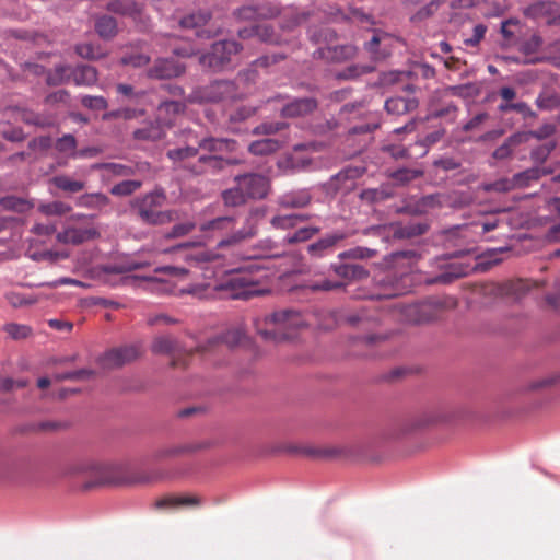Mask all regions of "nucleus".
<instances>
[{
  "mask_svg": "<svg viewBox=\"0 0 560 560\" xmlns=\"http://www.w3.org/2000/svg\"><path fill=\"white\" fill-rule=\"evenodd\" d=\"M420 259V255L413 249L399 250L392 253L387 257H385L386 266L390 267L394 270H397L400 276L397 275L393 270H388L384 272L381 277L376 279L377 284L384 289V293L381 294V298H394L400 295L405 292V285L402 282L405 281L406 275L409 270L412 269L415 264Z\"/></svg>",
  "mask_w": 560,
  "mask_h": 560,
  "instance_id": "nucleus-1",
  "label": "nucleus"
},
{
  "mask_svg": "<svg viewBox=\"0 0 560 560\" xmlns=\"http://www.w3.org/2000/svg\"><path fill=\"white\" fill-rule=\"evenodd\" d=\"M308 34L311 40L319 45L313 52L314 58L329 62H343L354 58L357 55V47L353 45H335L337 33L328 26H322L319 30H310Z\"/></svg>",
  "mask_w": 560,
  "mask_h": 560,
  "instance_id": "nucleus-2",
  "label": "nucleus"
},
{
  "mask_svg": "<svg viewBox=\"0 0 560 560\" xmlns=\"http://www.w3.org/2000/svg\"><path fill=\"white\" fill-rule=\"evenodd\" d=\"M166 195L163 189H156L132 199L131 211L145 224L159 225L173 220L172 211H163Z\"/></svg>",
  "mask_w": 560,
  "mask_h": 560,
  "instance_id": "nucleus-3",
  "label": "nucleus"
},
{
  "mask_svg": "<svg viewBox=\"0 0 560 560\" xmlns=\"http://www.w3.org/2000/svg\"><path fill=\"white\" fill-rule=\"evenodd\" d=\"M267 277L266 269L261 265L253 262L244 271L231 277L228 283L235 291L234 298L247 300L269 292L268 289L261 288L262 280Z\"/></svg>",
  "mask_w": 560,
  "mask_h": 560,
  "instance_id": "nucleus-4",
  "label": "nucleus"
},
{
  "mask_svg": "<svg viewBox=\"0 0 560 560\" xmlns=\"http://www.w3.org/2000/svg\"><path fill=\"white\" fill-rule=\"evenodd\" d=\"M65 472L71 476L85 474L92 479L93 486H104L119 483L122 469L119 465L110 463L78 460L68 465Z\"/></svg>",
  "mask_w": 560,
  "mask_h": 560,
  "instance_id": "nucleus-5",
  "label": "nucleus"
},
{
  "mask_svg": "<svg viewBox=\"0 0 560 560\" xmlns=\"http://www.w3.org/2000/svg\"><path fill=\"white\" fill-rule=\"evenodd\" d=\"M242 97L237 85L233 81L219 80L208 85L195 89L188 96L190 103H220L233 102Z\"/></svg>",
  "mask_w": 560,
  "mask_h": 560,
  "instance_id": "nucleus-6",
  "label": "nucleus"
},
{
  "mask_svg": "<svg viewBox=\"0 0 560 560\" xmlns=\"http://www.w3.org/2000/svg\"><path fill=\"white\" fill-rule=\"evenodd\" d=\"M241 49V45L235 40L215 42L209 52L200 56L199 62L205 68L220 71L232 61V57L238 54Z\"/></svg>",
  "mask_w": 560,
  "mask_h": 560,
  "instance_id": "nucleus-7",
  "label": "nucleus"
},
{
  "mask_svg": "<svg viewBox=\"0 0 560 560\" xmlns=\"http://www.w3.org/2000/svg\"><path fill=\"white\" fill-rule=\"evenodd\" d=\"M266 324L275 325L273 329H260L257 325V331L265 339L281 340L291 337V334L287 330L292 327L300 325V316L296 312L291 310H284L275 312L266 317Z\"/></svg>",
  "mask_w": 560,
  "mask_h": 560,
  "instance_id": "nucleus-8",
  "label": "nucleus"
},
{
  "mask_svg": "<svg viewBox=\"0 0 560 560\" xmlns=\"http://www.w3.org/2000/svg\"><path fill=\"white\" fill-rule=\"evenodd\" d=\"M142 354V347L140 343L125 345L121 347L113 348L104 353L101 358V364L106 369L120 368L125 364L131 363Z\"/></svg>",
  "mask_w": 560,
  "mask_h": 560,
  "instance_id": "nucleus-9",
  "label": "nucleus"
},
{
  "mask_svg": "<svg viewBox=\"0 0 560 560\" xmlns=\"http://www.w3.org/2000/svg\"><path fill=\"white\" fill-rule=\"evenodd\" d=\"M179 25L185 30H191L200 38H212L218 34V27L211 23L209 11L192 12L180 19Z\"/></svg>",
  "mask_w": 560,
  "mask_h": 560,
  "instance_id": "nucleus-10",
  "label": "nucleus"
},
{
  "mask_svg": "<svg viewBox=\"0 0 560 560\" xmlns=\"http://www.w3.org/2000/svg\"><path fill=\"white\" fill-rule=\"evenodd\" d=\"M234 180L241 185L247 199H264L270 190L269 178L261 174L247 173L236 176Z\"/></svg>",
  "mask_w": 560,
  "mask_h": 560,
  "instance_id": "nucleus-11",
  "label": "nucleus"
},
{
  "mask_svg": "<svg viewBox=\"0 0 560 560\" xmlns=\"http://www.w3.org/2000/svg\"><path fill=\"white\" fill-rule=\"evenodd\" d=\"M528 290V281L523 279L511 280L503 283H487L482 285V293L485 295L509 298L515 301L522 299Z\"/></svg>",
  "mask_w": 560,
  "mask_h": 560,
  "instance_id": "nucleus-12",
  "label": "nucleus"
},
{
  "mask_svg": "<svg viewBox=\"0 0 560 560\" xmlns=\"http://www.w3.org/2000/svg\"><path fill=\"white\" fill-rule=\"evenodd\" d=\"M245 338V332L242 327H233L228 329L226 331L215 335L208 339L207 343L203 346H199L197 351L206 352L211 351L218 348L226 347L228 349H232L242 343Z\"/></svg>",
  "mask_w": 560,
  "mask_h": 560,
  "instance_id": "nucleus-13",
  "label": "nucleus"
},
{
  "mask_svg": "<svg viewBox=\"0 0 560 560\" xmlns=\"http://www.w3.org/2000/svg\"><path fill=\"white\" fill-rule=\"evenodd\" d=\"M189 244H180L174 249L180 253L182 258L187 261L190 266L199 268L202 271H209L208 265L219 259V255L205 248L188 249Z\"/></svg>",
  "mask_w": 560,
  "mask_h": 560,
  "instance_id": "nucleus-14",
  "label": "nucleus"
},
{
  "mask_svg": "<svg viewBox=\"0 0 560 560\" xmlns=\"http://www.w3.org/2000/svg\"><path fill=\"white\" fill-rule=\"evenodd\" d=\"M236 159H223L218 154H203L197 158L194 162L192 175H203L208 173H218L228 165L238 164Z\"/></svg>",
  "mask_w": 560,
  "mask_h": 560,
  "instance_id": "nucleus-15",
  "label": "nucleus"
},
{
  "mask_svg": "<svg viewBox=\"0 0 560 560\" xmlns=\"http://www.w3.org/2000/svg\"><path fill=\"white\" fill-rule=\"evenodd\" d=\"M202 502V499L196 494H170L158 499L154 508L156 510L195 509L201 506Z\"/></svg>",
  "mask_w": 560,
  "mask_h": 560,
  "instance_id": "nucleus-16",
  "label": "nucleus"
},
{
  "mask_svg": "<svg viewBox=\"0 0 560 560\" xmlns=\"http://www.w3.org/2000/svg\"><path fill=\"white\" fill-rule=\"evenodd\" d=\"M185 72V66L174 58L156 59L154 65L148 70V75L152 79H171Z\"/></svg>",
  "mask_w": 560,
  "mask_h": 560,
  "instance_id": "nucleus-17",
  "label": "nucleus"
},
{
  "mask_svg": "<svg viewBox=\"0 0 560 560\" xmlns=\"http://www.w3.org/2000/svg\"><path fill=\"white\" fill-rule=\"evenodd\" d=\"M5 112L12 113V117L16 120L42 128L52 127L56 122V116L51 114H37L21 107H9Z\"/></svg>",
  "mask_w": 560,
  "mask_h": 560,
  "instance_id": "nucleus-18",
  "label": "nucleus"
},
{
  "mask_svg": "<svg viewBox=\"0 0 560 560\" xmlns=\"http://www.w3.org/2000/svg\"><path fill=\"white\" fill-rule=\"evenodd\" d=\"M200 148L186 145L183 148L171 149L167 151V158L176 165V167L185 170L192 175L194 162Z\"/></svg>",
  "mask_w": 560,
  "mask_h": 560,
  "instance_id": "nucleus-19",
  "label": "nucleus"
},
{
  "mask_svg": "<svg viewBox=\"0 0 560 560\" xmlns=\"http://www.w3.org/2000/svg\"><path fill=\"white\" fill-rule=\"evenodd\" d=\"M443 268V271L432 278H428L425 281L429 284H436V283H451L454 280L465 277L469 273L470 267L468 265H464L460 262L452 261L447 262L445 265L441 266Z\"/></svg>",
  "mask_w": 560,
  "mask_h": 560,
  "instance_id": "nucleus-20",
  "label": "nucleus"
},
{
  "mask_svg": "<svg viewBox=\"0 0 560 560\" xmlns=\"http://www.w3.org/2000/svg\"><path fill=\"white\" fill-rule=\"evenodd\" d=\"M236 219L234 217H218L200 224V232L208 238H214L234 229Z\"/></svg>",
  "mask_w": 560,
  "mask_h": 560,
  "instance_id": "nucleus-21",
  "label": "nucleus"
},
{
  "mask_svg": "<svg viewBox=\"0 0 560 560\" xmlns=\"http://www.w3.org/2000/svg\"><path fill=\"white\" fill-rule=\"evenodd\" d=\"M317 101L314 97L295 98L281 109L285 118H298L312 114L317 108Z\"/></svg>",
  "mask_w": 560,
  "mask_h": 560,
  "instance_id": "nucleus-22",
  "label": "nucleus"
},
{
  "mask_svg": "<svg viewBox=\"0 0 560 560\" xmlns=\"http://www.w3.org/2000/svg\"><path fill=\"white\" fill-rule=\"evenodd\" d=\"M279 8L272 3L261 5H245L240 8L235 15L241 20L271 19L278 15Z\"/></svg>",
  "mask_w": 560,
  "mask_h": 560,
  "instance_id": "nucleus-23",
  "label": "nucleus"
},
{
  "mask_svg": "<svg viewBox=\"0 0 560 560\" xmlns=\"http://www.w3.org/2000/svg\"><path fill=\"white\" fill-rule=\"evenodd\" d=\"M166 128L167 127L156 118L154 121H148L142 127L136 129L132 136L137 141L155 142L165 137Z\"/></svg>",
  "mask_w": 560,
  "mask_h": 560,
  "instance_id": "nucleus-24",
  "label": "nucleus"
},
{
  "mask_svg": "<svg viewBox=\"0 0 560 560\" xmlns=\"http://www.w3.org/2000/svg\"><path fill=\"white\" fill-rule=\"evenodd\" d=\"M198 145L200 150L218 155L222 153H231L237 149V142L228 138L206 137L198 141Z\"/></svg>",
  "mask_w": 560,
  "mask_h": 560,
  "instance_id": "nucleus-25",
  "label": "nucleus"
},
{
  "mask_svg": "<svg viewBox=\"0 0 560 560\" xmlns=\"http://www.w3.org/2000/svg\"><path fill=\"white\" fill-rule=\"evenodd\" d=\"M199 448H200V445H197V444L164 445V446L156 448L152 453V458L158 462L178 458L184 455L194 453V452L198 451Z\"/></svg>",
  "mask_w": 560,
  "mask_h": 560,
  "instance_id": "nucleus-26",
  "label": "nucleus"
},
{
  "mask_svg": "<svg viewBox=\"0 0 560 560\" xmlns=\"http://www.w3.org/2000/svg\"><path fill=\"white\" fill-rule=\"evenodd\" d=\"M370 307L364 306L358 311L345 314L341 320L353 327L371 329L377 325L380 316L370 314Z\"/></svg>",
  "mask_w": 560,
  "mask_h": 560,
  "instance_id": "nucleus-27",
  "label": "nucleus"
},
{
  "mask_svg": "<svg viewBox=\"0 0 560 560\" xmlns=\"http://www.w3.org/2000/svg\"><path fill=\"white\" fill-rule=\"evenodd\" d=\"M558 11L557 4L551 1H537L524 10L525 16L539 21L546 20L548 24L553 23V15Z\"/></svg>",
  "mask_w": 560,
  "mask_h": 560,
  "instance_id": "nucleus-28",
  "label": "nucleus"
},
{
  "mask_svg": "<svg viewBox=\"0 0 560 560\" xmlns=\"http://www.w3.org/2000/svg\"><path fill=\"white\" fill-rule=\"evenodd\" d=\"M253 34H255L261 42L269 44L282 45L289 42L287 38H282L277 35L273 28L269 25H258L252 30L244 28L238 31L241 38H248Z\"/></svg>",
  "mask_w": 560,
  "mask_h": 560,
  "instance_id": "nucleus-29",
  "label": "nucleus"
},
{
  "mask_svg": "<svg viewBox=\"0 0 560 560\" xmlns=\"http://www.w3.org/2000/svg\"><path fill=\"white\" fill-rule=\"evenodd\" d=\"M97 231L92 228H69L58 234V240L63 243L81 244L83 242L95 238Z\"/></svg>",
  "mask_w": 560,
  "mask_h": 560,
  "instance_id": "nucleus-30",
  "label": "nucleus"
},
{
  "mask_svg": "<svg viewBox=\"0 0 560 560\" xmlns=\"http://www.w3.org/2000/svg\"><path fill=\"white\" fill-rule=\"evenodd\" d=\"M418 100L415 97H390L385 102V109L392 115H405L418 107Z\"/></svg>",
  "mask_w": 560,
  "mask_h": 560,
  "instance_id": "nucleus-31",
  "label": "nucleus"
},
{
  "mask_svg": "<svg viewBox=\"0 0 560 560\" xmlns=\"http://www.w3.org/2000/svg\"><path fill=\"white\" fill-rule=\"evenodd\" d=\"M312 200V196L307 189L289 191L281 195L278 203L282 208H304Z\"/></svg>",
  "mask_w": 560,
  "mask_h": 560,
  "instance_id": "nucleus-32",
  "label": "nucleus"
},
{
  "mask_svg": "<svg viewBox=\"0 0 560 560\" xmlns=\"http://www.w3.org/2000/svg\"><path fill=\"white\" fill-rule=\"evenodd\" d=\"M185 110V104L178 101L162 102L158 107L156 118L167 128L173 125L174 117Z\"/></svg>",
  "mask_w": 560,
  "mask_h": 560,
  "instance_id": "nucleus-33",
  "label": "nucleus"
},
{
  "mask_svg": "<svg viewBox=\"0 0 560 560\" xmlns=\"http://www.w3.org/2000/svg\"><path fill=\"white\" fill-rule=\"evenodd\" d=\"M107 10L136 20L141 15L142 5L133 0H114L107 3Z\"/></svg>",
  "mask_w": 560,
  "mask_h": 560,
  "instance_id": "nucleus-34",
  "label": "nucleus"
},
{
  "mask_svg": "<svg viewBox=\"0 0 560 560\" xmlns=\"http://www.w3.org/2000/svg\"><path fill=\"white\" fill-rule=\"evenodd\" d=\"M529 133L527 132H516L511 135L499 148H497L493 152V158L495 160H505L510 158L513 153V149L520 145L523 142L528 140Z\"/></svg>",
  "mask_w": 560,
  "mask_h": 560,
  "instance_id": "nucleus-35",
  "label": "nucleus"
},
{
  "mask_svg": "<svg viewBox=\"0 0 560 560\" xmlns=\"http://www.w3.org/2000/svg\"><path fill=\"white\" fill-rule=\"evenodd\" d=\"M332 269L338 277L347 281L361 280L369 276V271L359 264H336L332 265Z\"/></svg>",
  "mask_w": 560,
  "mask_h": 560,
  "instance_id": "nucleus-36",
  "label": "nucleus"
},
{
  "mask_svg": "<svg viewBox=\"0 0 560 560\" xmlns=\"http://www.w3.org/2000/svg\"><path fill=\"white\" fill-rule=\"evenodd\" d=\"M256 233L257 231L255 224H250L248 220L246 226L220 240L218 243V248L234 247L243 241L252 238L256 235Z\"/></svg>",
  "mask_w": 560,
  "mask_h": 560,
  "instance_id": "nucleus-37",
  "label": "nucleus"
},
{
  "mask_svg": "<svg viewBox=\"0 0 560 560\" xmlns=\"http://www.w3.org/2000/svg\"><path fill=\"white\" fill-rule=\"evenodd\" d=\"M69 75H71V81L75 85L91 86L95 84L97 81L96 69L88 65L71 68V72Z\"/></svg>",
  "mask_w": 560,
  "mask_h": 560,
  "instance_id": "nucleus-38",
  "label": "nucleus"
},
{
  "mask_svg": "<svg viewBox=\"0 0 560 560\" xmlns=\"http://www.w3.org/2000/svg\"><path fill=\"white\" fill-rule=\"evenodd\" d=\"M444 308L445 303L440 299H429L420 302L421 323L425 324L438 319Z\"/></svg>",
  "mask_w": 560,
  "mask_h": 560,
  "instance_id": "nucleus-39",
  "label": "nucleus"
},
{
  "mask_svg": "<svg viewBox=\"0 0 560 560\" xmlns=\"http://www.w3.org/2000/svg\"><path fill=\"white\" fill-rule=\"evenodd\" d=\"M277 245L270 240L260 241L248 254L244 256V259L248 260H260L264 258L279 257L281 254L276 252Z\"/></svg>",
  "mask_w": 560,
  "mask_h": 560,
  "instance_id": "nucleus-40",
  "label": "nucleus"
},
{
  "mask_svg": "<svg viewBox=\"0 0 560 560\" xmlns=\"http://www.w3.org/2000/svg\"><path fill=\"white\" fill-rule=\"evenodd\" d=\"M49 183L59 190L69 194L80 192L85 188V183L83 180L73 179L66 174L51 177Z\"/></svg>",
  "mask_w": 560,
  "mask_h": 560,
  "instance_id": "nucleus-41",
  "label": "nucleus"
},
{
  "mask_svg": "<svg viewBox=\"0 0 560 560\" xmlns=\"http://www.w3.org/2000/svg\"><path fill=\"white\" fill-rule=\"evenodd\" d=\"M345 237L346 234L341 232L328 234L319 241L311 244L307 250L311 255L320 257L327 249L332 248L339 241H342Z\"/></svg>",
  "mask_w": 560,
  "mask_h": 560,
  "instance_id": "nucleus-42",
  "label": "nucleus"
},
{
  "mask_svg": "<svg viewBox=\"0 0 560 560\" xmlns=\"http://www.w3.org/2000/svg\"><path fill=\"white\" fill-rule=\"evenodd\" d=\"M548 168L533 167L517 173L513 176L515 188L527 187L530 182L538 180L542 175L550 174Z\"/></svg>",
  "mask_w": 560,
  "mask_h": 560,
  "instance_id": "nucleus-43",
  "label": "nucleus"
},
{
  "mask_svg": "<svg viewBox=\"0 0 560 560\" xmlns=\"http://www.w3.org/2000/svg\"><path fill=\"white\" fill-rule=\"evenodd\" d=\"M151 350L156 354H174L180 349L177 340L170 336H161L153 340Z\"/></svg>",
  "mask_w": 560,
  "mask_h": 560,
  "instance_id": "nucleus-44",
  "label": "nucleus"
},
{
  "mask_svg": "<svg viewBox=\"0 0 560 560\" xmlns=\"http://www.w3.org/2000/svg\"><path fill=\"white\" fill-rule=\"evenodd\" d=\"M280 141L271 138H265L254 141L249 144L248 151L254 155H267L278 151Z\"/></svg>",
  "mask_w": 560,
  "mask_h": 560,
  "instance_id": "nucleus-45",
  "label": "nucleus"
},
{
  "mask_svg": "<svg viewBox=\"0 0 560 560\" xmlns=\"http://www.w3.org/2000/svg\"><path fill=\"white\" fill-rule=\"evenodd\" d=\"M0 206L4 210L15 211L19 213L26 212L33 207L30 200L16 196H5L0 198Z\"/></svg>",
  "mask_w": 560,
  "mask_h": 560,
  "instance_id": "nucleus-46",
  "label": "nucleus"
},
{
  "mask_svg": "<svg viewBox=\"0 0 560 560\" xmlns=\"http://www.w3.org/2000/svg\"><path fill=\"white\" fill-rule=\"evenodd\" d=\"M95 30L102 38H113L117 34V22L112 16L103 15L97 19Z\"/></svg>",
  "mask_w": 560,
  "mask_h": 560,
  "instance_id": "nucleus-47",
  "label": "nucleus"
},
{
  "mask_svg": "<svg viewBox=\"0 0 560 560\" xmlns=\"http://www.w3.org/2000/svg\"><path fill=\"white\" fill-rule=\"evenodd\" d=\"M410 73L407 71H387L383 72L378 77V86H392L398 83H406L409 80Z\"/></svg>",
  "mask_w": 560,
  "mask_h": 560,
  "instance_id": "nucleus-48",
  "label": "nucleus"
},
{
  "mask_svg": "<svg viewBox=\"0 0 560 560\" xmlns=\"http://www.w3.org/2000/svg\"><path fill=\"white\" fill-rule=\"evenodd\" d=\"M222 200L228 207H238L246 202L247 197L243 189H241V185L236 184L235 187L225 189L222 192Z\"/></svg>",
  "mask_w": 560,
  "mask_h": 560,
  "instance_id": "nucleus-49",
  "label": "nucleus"
},
{
  "mask_svg": "<svg viewBox=\"0 0 560 560\" xmlns=\"http://www.w3.org/2000/svg\"><path fill=\"white\" fill-rule=\"evenodd\" d=\"M395 307L400 313V318L410 324H422L420 314V303L415 304H396Z\"/></svg>",
  "mask_w": 560,
  "mask_h": 560,
  "instance_id": "nucleus-50",
  "label": "nucleus"
},
{
  "mask_svg": "<svg viewBox=\"0 0 560 560\" xmlns=\"http://www.w3.org/2000/svg\"><path fill=\"white\" fill-rule=\"evenodd\" d=\"M421 176L423 171L420 168H399L389 174V177L400 185H406Z\"/></svg>",
  "mask_w": 560,
  "mask_h": 560,
  "instance_id": "nucleus-51",
  "label": "nucleus"
},
{
  "mask_svg": "<svg viewBox=\"0 0 560 560\" xmlns=\"http://www.w3.org/2000/svg\"><path fill=\"white\" fill-rule=\"evenodd\" d=\"M308 14L306 13H298L293 9H288L282 14L280 26L283 31H293V28L304 22Z\"/></svg>",
  "mask_w": 560,
  "mask_h": 560,
  "instance_id": "nucleus-52",
  "label": "nucleus"
},
{
  "mask_svg": "<svg viewBox=\"0 0 560 560\" xmlns=\"http://www.w3.org/2000/svg\"><path fill=\"white\" fill-rule=\"evenodd\" d=\"M71 67L59 65L56 66L52 71L47 74V84L48 85H60L62 83H67L71 80Z\"/></svg>",
  "mask_w": 560,
  "mask_h": 560,
  "instance_id": "nucleus-53",
  "label": "nucleus"
},
{
  "mask_svg": "<svg viewBox=\"0 0 560 560\" xmlns=\"http://www.w3.org/2000/svg\"><path fill=\"white\" fill-rule=\"evenodd\" d=\"M308 215L289 214V215H276L271 219V225L276 229H293L301 221H306Z\"/></svg>",
  "mask_w": 560,
  "mask_h": 560,
  "instance_id": "nucleus-54",
  "label": "nucleus"
},
{
  "mask_svg": "<svg viewBox=\"0 0 560 560\" xmlns=\"http://www.w3.org/2000/svg\"><path fill=\"white\" fill-rule=\"evenodd\" d=\"M80 205L93 209H103L109 205V198L102 192L86 194L81 196Z\"/></svg>",
  "mask_w": 560,
  "mask_h": 560,
  "instance_id": "nucleus-55",
  "label": "nucleus"
},
{
  "mask_svg": "<svg viewBox=\"0 0 560 560\" xmlns=\"http://www.w3.org/2000/svg\"><path fill=\"white\" fill-rule=\"evenodd\" d=\"M547 50L549 52L548 56L538 57V58L529 60L528 62H530V63L549 62L556 67H560V39L550 43L547 46Z\"/></svg>",
  "mask_w": 560,
  "mask_h": 560,
  "instance_id": "nucleus-56",
  "label": "nucleus"
},
{
  "mask_svg": "<svg viewBox=\"0 0 560 560\" xmlns=\"http://www.w3.org/2000/svg\"><path fill=\"white\" fill-rule=\"evenodd\" d=\"M427 225L420 223H410L404 226H398L394 231V235L399 238H410L424 234Z\"/></svg>",
  "mask_w": 560,
  "mask_h": 560,
  "instance_id": "nucleus-57",
  "label": "nucleus"
},
{
  "mask_svg": "<svg viewBox=\"0 0 560 560\" xmlns=\"http://www.w3.org/2000/svg\"><path fill=\"white\" fill-rule=\"evenodd\" d=\"M3 330L14 340L26 339L32 335L30 326L16 323L5 324Z\"/></svg>",
  "mask_w": 560,
  "mask_h": 560,
  "instance_id": "nucleus-58",
  "label": "nucleus"
},
{
  "mask_svg": "<svg viewBox=\"0 0 560 560\" xmlns=\"http://www.w3.org/2000/svg\"><path fill=\"white\" fill-rule=\"evenodd\" d=\"M483 191L490 192H508L515 188L513 177L512 178H500L492 183H485L480 186Z\"/></svg>",
  "mask_w": 560,
  "mask_h": 560,
  "instance_id": "nucleus-59",
  "label": "nucleus"
},
{
  "mask_svg": "<svg viewBox=\"0 0 560 560\" xmlns=\"http://www.w3.org/2000/svg\"><path fill=\"white\" fill-rule=\"evenodd\" d=\"M77 148V140L72 135H65L61 138L57 139L55 143V149L62 154H69L74 156Z\"/></svg>",
  "mask_w": 560,
  "mask_h": 560,
  "instance_id": "nucleus-60",
  "label": "nucleus"
},
{
  "mask_svg": "<svg viewBox=\"0 0 560 560\" xmlns=\"http://www.w3.org/2000/svg\"><path fill=\"white\" fill-rule=\"evenodd\" d=\"M149 62L150 56L142 52H126L120 59L121 65L131 66L133 68L144 67Z\"/></svg>",
  "mask_w": 560,
  "mask_h": 560,
  "instance_id": "nucleus-61",
  "label": "nucleus"
},
{
  "mask_svg": "<svg viewBox=\"0 0 560 560\" xmlns=\"http://www.w3.org/2000/svg\"><path fill=\"white\" fill-rule=\"evenodd\" d=\"M376 253L377 252L375 249L358 246V247H354V248H351V249L340 253L339 258H341V259H346V258L368 259V258H372V257L376 256Z\"/></svg>",
  "mask_w": 560,
  "mask_h": 560,
  "instance_id": "nucleus-62",
  "label": "nucleus"
},
{
  "mask_svg": "<svg viewBox=\"0 0 560 560\" xmlns=\"http://www.w3.org/2000/svg\"><path fill=\"white\" fill-rule=\"evenodd\" d=\"M140 180H124L114 185L110 192L115 196H129L141 187Z\"/></svg>",
  "mask_w": 560,
  "mask_h": 560,
  "instance_id": "nucleus-63",
  "label": "nucleus"
},
{
  "mask_svg": "<svg viewBox=\"0 0 560 560\" xmlns=\"http://www.w3.org/2000/svg\"><path fill=\"white\" fill-rule=\"evenodd\" d=\"M318 232V228H301L296 230L293 234L288 235L284 240L289 244L305 242L312 238Z\"/></svg>",
  "mask_w": 560,
  "mask_h": 560,
  "instance_id": "nucleus-64",
  "label": "nucleus"
}]
</instances>
